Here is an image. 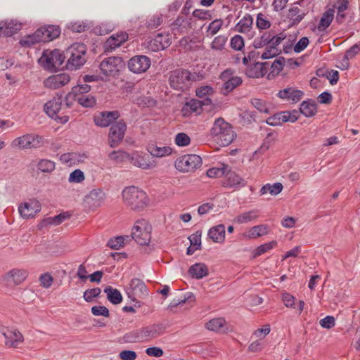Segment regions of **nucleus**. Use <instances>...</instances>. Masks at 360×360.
I'll return each instance as SVG.
<instances>
[{
	"mask_svg": "<svg viewBox=\"0 0 360 360\" xmlns=\"http://www.w3.org/2000/svg\"><path fill=\"white\" fill-rule=\"evenodd\" d=\"M60 29L56 25H47L37 30L32 34L25 36L20 39L22 46L30 47L37 43L51 41L59 37Z\"/></svg>",
	"mask_w": 360,
	"mask_h": 360,
	"instance_id": "f257e3e1",
	"label": "nucleus"
},
{
	"mask_svg": "<svg viewBox=\"0 0 360 360\" xmlns=\"http://www.w3.org/2000/svg\"><path fill=\"white\" fill-rule=\"evenodd\" d=\"M211 135L220 146H227L236 137L231 125L223 118L217 119L211 129Z\"/></svg>",
	"mask_w": 360,
	"mask_h": 360,
	"instance_id": "f03ea898",
	"label": "nucleus"
},
{
	"mask_svg": "<svg viewBox=\"0 0 360 360\" xmlns=\"http://www.w3.org/2000/svg\"><path fill=\"white\" fill-rule=\"evenodd\" d=\"M122 194L126 205L133 210H143L148 204L146 193L134 186L126 187Z\"/></svg>",
	"mask_w": 360,
	"mask_h": 360,
	"instance_id": "7ed1b4c3",
	"label": "nucleus"
},
{
	"mask_svg": "<svg viewBox=\"0 0 360 360\" xmlns=\"http://www.w3.org/2000/svg\"><path fill=\"white\" fill-rule=\"evenodd\" d=\"M86 47L82 43H75L68 47L65 51L68 57L65 67L70 70H75L82 67L86 63L85 55Z\"/></svg>",
	"mask_w": 360,
	"mask_h": 360,
	"instance_id": "20e7f679",
	"label": "nucleus"
},
{
	"mask_svg": "<svg viewBox=\"0 0 360 360\" xmlns=\"http://www.w3.org/2000/svg\"><path fill=\"white\" fill-rule=\"evenodd\" d=\"M195 79V73L193 74L187 70L178 69L171 72L169 82L174 89L184 91L191 87Z\"/></svg>",
	"mask_w": 360,
	"mask_h": 360,
	"instance_id": "39448f33",
	"label": "nucleus"
},
{
	"mask_svg": "<svg viewBox=\"0 0 360 360\" xmlns=\"http://www.w3.org/2000/svg\"><path fill=\"white\" fill-rule=\"evenodd\" d=\"M65 56L58 49L45 51L39 59L40 65L49 71H56L63 65Z\"/></svg>",
	"mask_w": 360,
	"mask_h": 360,
	"instance_id": "423d86ee",
	"label": "nucleus"
},
{
	"mask_svg": "<svg viewBox=\"0 0 360 360\" xmlns=\"http://www.w3.org/2000/svg\"><path fill=\"white\" fill-rule=\"evenodd\" d=\"M152 227L145 219L139 220L132 228L131 236L141 245H147L151 240Z\"/></svg>",
	"mask_w": 360,
	"mask_h": 360,
	"instance_id": "0eeeda50",
	"label": "nucleus"
},
{
	"mask_svg": "<svg viewBox=\"0 0 360 360\" xmlns=\"http://www.w3.org/2000/svg\"><path fill=\"white\" fill-rule=\"evenodd\" d=\"M202 164L200 156L186 154L178 158L174 162L175 168L181 172H191L199 168Z\"/></svg>",
	"mask_w": 360,
	"mask_h": 360,
	"instance_id": "6e6552de",
	"label": "nucleus"
},
{
	"mask_svg": "<svg viewBox=\"0 0 360 360\" xmlns=\"http://www.w3.org/2000/svg\"><path fill=\"white\" fill-rule=\"evenodd\" d=\"M43 143L41 136L36 134H27L15 139L11 143V146L20 149H32L40 148Z\"/></svg>",
	"mask_w": 360,
	"mask_h": 360,
	"instance_id": "1a4fd4ad",
	"label": "nucleus"
},
{
	"mask_svg": "<svg viewBox=\"0 0 360 360\" xmlns=\"http://www.w3.org/2000/svg\"><path fill=\"white\" fill-rule=\"evenodd\" d=\"M124 67L122 58L108 57L103 59L99 65L101 72L105 76L115 77Z\"/></svg>",
	"mask_w": 360,
	"mask_h": 360,
	"instance_id": "9d476101",
	"label": "nucleus"
},
{
	"mask_svg": "<svg viewBox=\"0 0 360 360\" xmlns=\"http://www.w3.org/2000/svg\"><path fill=\"white\" fill-rule=\"evenodd\" d=\"M127 130V124L123 120L112 124L110 128L108 143L110 147L116 148L122 141Z\"/></svg>",
	"mask_w": 360,
	"mask_h": 360,
	"instance_id": "9b49d317",
	"label": "nucleus"
},
{
	"mask_svg": "<svg viewBox=\"0 0 360 360\" xmlns=\"http://www.w3.org/2000/svg\"><path fill=\"white\" fill-rule=\"evenodd\" d=\"M63 102V98L61 96L55 97L44 105V111L50 117L54 120L63 119L62 122L65 123L68 122V117L67 116L63 117L59 116L60 112L64 110Z\"/></svg>",
	"mask_w": 360,
	"mask_h": 360,
	"instance_id": "f8f14e48",
	"label": "nucleus"
},
{
	"mask_svg": "<svg viewBox=\"0 0 360 360\" xmlns=\"http://www.w3.org/2000/svg\"><path fill=\"white\" fill-rule=\"evenodd\" d=\"M220 78L224 81V84L221 88L223 94L227 95L231 92L237 86L242 84V79L238 76H233V71L230 69H227L223 71L220 75Z\"/></svg>",
	"mask_w": 360,
	"mask_h": 360,
	"instance_id": "ddd939ff",
	"label": "nucleus"
},
{
	"mask_svg": "<svg viewBox=\"0 0 360 360\" xmlns=\"http://www.w3.org/2000/svg\"><path fill=\"white\" fill-rule=\"evenodd\" d=\"M128 297L135 301L136 297H145L148 295V288L145 283L137 278H132L129 283V287L127 290Z\"/></svg>",
	"mask_w": 360,
	"mask_h": 360,
	"instance_id": "4468645a",
	"label": "nucleus"
},
{
	"mask_svg": "<svg viewBox=\"0 0 360 360\" xmlns=\"http://www.w3.org/2000/svg\"><path fill=\"white\" fill-rule=\"evenodd\" d=\"M105 199V193L100 188L92 189L84 198V202L89 209H96L101 206Z\"/></svg>",
	"mask_w": 360,
	"mask_h": 360,
	"instance_id": "2eb2a0df",
	"label": "nucleus"
},
{
	"mask_svg": "<svg viewBox=\"0 0 360 360\" xmlns=\"http://www.w3.org/2000/svg\"><path fill=\"white\" fill-rule=\"evenodd\" d=\"M150 66V59L146 56H135L128 61L129 69L134 73L144 72Z\"/></svg>",
	"mask_w": 360,
	"mask_h": 360,
	"instance_id": "dca6fc26",
	"label": "nucleus"
},
{
	"mask_svg": "<svg viewBox=\"0 0 360 360\" xmlns=\"http://www.w3.org/2000/svg\"><path fill=\"white\" fill-rule=\"evenodd\" d=\"M70 81V77L67 73H60L49 77L44 81V84L46 88L57 89L68 84Z\"/></svg>",
	"mask_w": 360,
	"mask_h": 360,
	"instance_id": "f3484780",
	"label": "nucleus"
},
{
	"mask_svg": "<svg viewBox=\"0 0 360 360\" xmlns=\"http://www.w3.org/2000/svg\"><path fill=\"white\" fill-rule=\"evenodd\" d=\"M120 116L117 110L104 111L94 117V122L96 126L107 127L117 120Z\"/></svg>",
	"mask_w": 360,
	"mask_h": 360,
	"instance_id": "a211bd4d",
	"label": "nucleus"
},
{
	"mask_svg": "<svg viewBox=\"0 0 360 360\" xmlns=\"http://www.w3.org/2000/svg\"><path fill=\"white\" fill-rule=\"evenodd\" d=\"M303 95L304 92L302 91L296 89L293 87L285 88L277 93V96L278 98L292 103L299 102L302 99Z\"/></svg>",
	"mask_w": 360,
	"mask_h": 360,
	"instance_id": "6ab92c4d",
	"label": "nucleus"
},
{
	"mask_svg": "<svg viewBox=\"0 0 360 360\" xmlns=\"http://www.w3.org/2000/svg\"><path fill=\"white\" fill-rule=\"evenodd\" d=\"M226 179L223 182V186L230 188H238L246 185V181L235 172L226 170Z\"/></svg>",
	"mask_w": 360,
	"mask_h": 360,
	"instance_id": "aec40b11",
	"label": "nucleus"
},
{
	"mask_svg": "<svg viewBox=\"0 0 360 360\" xmlns=\"http://www.w3.org/2000/svg\"><path fill=\"white\" fill-rule=\"evenodd\" d=\"M128 39V34L126 32L114 34L110 36L105 42L104 48L107 51H112L120 46Z\"/></svg>",
	"mask_w": 360,
	"mask_h": 360,
	"instance_id": "412c9836",
	"label": "nucleus"
},
{
	"mask_svg": "<svg viewBox=\"0 0 360 360\" xmlns=\"http://www.w3.org/2000/svg\"><path fill=\"white\" fill-rule=\"evenodd\" d=\"M171 44V39L169 34L158 33L154 39L150 41V46L153 51L165 49Z\"/></svg>",
	"mask_w": 360,
	"mask_h": 360,
	"instance_id": "4be33fe9",
	"label": "nucleus"
},
{
	"mask_svg": "<svg viewBox=\"0 0 360 360\" xmlns=\"http://www.w3.org/2000/svg\"><path fill=\"white\" fill-rule=\"evenodd\" d=\"M41 210V205L38 201L25 202L19 206L18 210L23 218L33 217Z\"/></svg>",
	"mask_w": 360,
	"mask_h": 360,
	"instance_id": "5701e85b",
	"label": "nucleus"
},
{
	"mask_svg": "<svg viewBox=\"0 0 360 360\" xmlns=\"http://www.w3.org/2000/svg\"><path fill=\"white\" fill-rule=\"evenodd\" d=\"M3 335L6 339L5 344L8 347L16 348L23 342V336L18 330H7Z\"/></svg>",
	"mask_w": 360,
	"mask_h": 360,
	"instance_id": "b1692460",
	"label": "nucleus"
},
{
	"mask_svg": "<svg viewBox=\"0 0 360 360\" xmlns=\"http://www.w3.org/2000/svg\"><path fill=\"white\" fill-rule=\"evenodd\" d=\"M21 29V24L16 20L0 22V36L11 37Z\"/></svg>",
	"mask_w": 360,
	"mask_h": 360,
	"instance_id": "393cba45",
	"label": "nucleus"
},
{
	"mask_svg": "<svg viewBox=\"0 0 360 360\" xmlns=\"http://www.w3.org/2000/svg\"><path fill=\"white\" fill-rule=\"evenodd\" d=\"M266 63H255L246 68L245 75L250 78L262 77L266 72Z\"/></svg>",
	"mask_w": 360,
	"mask_h": 360,
	"instance_id": "a878e982",
	"label": "nucleus"
},
{
	"mask_svg": "<svg viewBox=\"0 0 360 360\" xmlns=\"http://www.w3.org/2000/svg\"><path fill=\"white\" fill-rule=\"evenodd\" d=\"M191 20L186 16L180 15L172 24V30L174 34H182L191 28Z\"/></svg>",
	"mask_w": 360,
	"mask_h": 360,
	"instance_id": "bb28decb",
	"label": "nucleus"
},
{
	"mask_svg": "<svg viewBox=\"0 0 360 360\" xmlns=\"http://www.w3.org/2000/svg\"><path fill=\"white\" fill-rule=\"evenodd\" d=\"M226 229L224 224H219L210 228L207 236L214 243H223L225 240Z\"/></svg>",
	"mask_w": 360,
	"mask_h": 360,
	"instance_id": "cd10ccee",
	"label": "nucleus"
},
{
	"mask_svg": "<svg viewBox=\"0 0 360 360\" xmlns=\"http://www.w3.org/2000/svg\"><path fill=\"white\" fill-rule=\"evenodd\" d=\"M205 328L212 331L226 333L229 330L228 323L224 318H215L205 324Z\"/></svg>",
	"mask_w": 360,
	"mask_h": 360,
	"instance_id": "c85d7f7f",
	"label": "nucleus"
},
{
	"mask_svg": "<svg viewBox=\"0 0 360 360\" xmlns=\"http://www.w3.org/2000/svg\"><path fill=\"white\" fill-rule=\"evenodd\" d=\"M33 165L37 169L38 172L42 173L50 174L56 169L55 162L46 158L33 161Z\"/></svg>",
	"mask_w": 360,
	"mask_h": 360,
	"instance_id": "c756f323",
	"label": "nucleus"
},
{
	"mask_svg": "<svg viewBox=\"0 0 360 360\" xmlns=\"http://www.w3.org/2000/svg\"><path fill=\"white\" fill-rule=\"evenodd\" d=\"M147 151L153 157L162 158L169 155L172 149L169 146H158L155 143H149L147 146Z\"/></svg>",
	"mask_w": 360,
	"mask_h": 360,
	"instance_id": "7c9ffc66",
	"label": "nucleus"
},
{
	"mask_svg": "<svg viewBox=\"0 0 360 360\" xmlns=\"http://www.w3.org/2000/svg\"><path fill=\"white\" fill-rule=\"evenodd\" d=\"M143 341L154 339L162 333V327L159 325H151L141 329Z\"/></svg>",
	"mask_w": 360,
	"mask_h": 360,
	"instance_id": "2f4dec72",
	"label": "nucleus"
},
{
	"mask_svg": "<svg viewBox=\"0 0 360 360\" xmlns=\"http://www.w3.org/2000/svg\"><path fill=\"white\" fill-rule=\"evenodd\" d=\"M253 25V18L251 15L247 13L243 18L236 25L235 30L240 33H248L252 28Z\"/></svg>",
	"mask_w": 360,
	"mask_h": 360,
	"instance_id": "473e14b6",
	"label": "nucleus"
},
{
	"mask_svg": "<svg viewBox=\"0 0 360 360\" xmlns=\"http://www.w3.org/2000/svg\"><path fill=\"white\" fill-rule=\"evenodd\" d=\"M188 272L191 277L201 279L207 276L208 269L205 264L195 263L189 268Z\"/></svg>",
	"mask_w": 360,
	"mask_h": 360,
	"instance_id": "72a5a7b5",
	"label": "nucleus"
},
{
	"mask_svg": "<svg viewBox=\"0 0 360 360\" xmlns=\"http://www.w3.org/2000/svg\"><path fill=\"white\" fill-rule=\"evenodd\" d=\"M300 111L307 117H313L317 111L316 103L312 101H304L300 105Z\"/></svg>",
	"mask_w": 360,
	"mask_h": 360,
	"instance_id": "f704fd0d",
	"label": "nucleus"
},
{
	"mask_svg": "<svg viewBox=\"0 0 360 360\" xmlns=\"http://www.w3.org/2000/svg\"><path fill=\"white\" fill-rule=\"evenodd\" d=\"M104 292L107 295V299L113 304H118L122 301L121 292L116 288L108 286L104 289Z\"/></svg>",
	"mask_w": 360,
	"mask_h": 360,
	"instance_id": "c9c22d12",
	"label": "nucleus"
},
{
	"mask_svg": "<svg viewBox=\"0 0 360 360\" xmlns=\"http://www.w3.org/2000/svg\"><path fill=\"white\" fill-rule=\"evenodd\" d=\"M349 1L348 0H339L336 5L337 9V15L335 20L336 21L341 24L345 21L346 18L345 11L347 10L349 6Z\"/></svg>",
	"mask_w": 360,
	"mask_h": 360,
	"instance_id": "e433bc0d",
	"label": "nucleus"
},
{
	"mask_svg": "<svg viewBox=\"0 0 360 360\" xmlns=\"http://www.w3.org/2000/svg\"><path fill=\"white\" fill-rule=\"evenodd\" d=\"M334 13L335 11L333 8H329L323 13L318 25V29L319 31H324L327 27H329L333 19Z\"/></svg>",
	"mask_w": 360,
	"mask_h": 360,
	"instance_id": "4c0bfd02",
	"label": "nucleus"
},
{
	"mask_svg": "<svg viewBox=\"0 0 360 360\" xmlns=\"http://www.w3.org/2000/svg\"><path fill=\"white\" fill-rule=\"evenodd\" d=\"M305 15L304 12L297 6H292L289 9L288 18L291 20L292 25L300 23Z\"/></svg>",
	"mask_w": 360,
	"mask_h": 360,
	"instance_id": "58836bf2",
	"label": "nucleus"
},
{
	"mask_svg": "<svg viewBox=\"0 0 360 360\" xmlns=\"http://www.w3.org/2000/svg\"><path fill=\"white\" fill-rule=\"evenodd\" d=\"M283 188L282 184L279 182L273 184H266L260 189V193L261 195H264L269 193L272 195H276L282 191Z\"/></svg>",
	"mask_w": 360,
	"mask_h": 360,
	"instance_id": "ea45409f",
	"label": "nucleus"
},
{
	"mask_svg": "<svg viewBox=\"0 0 360 360\" xmlns=\"http://www.w3.org/2000/svg\"><path fill=\"white\" fill-rule=\"evenodd\" d=\"M258 217V211L256 210H250L242 213L237 216L234 221L238 224H246L256 219Z\"/></svg>",
	"mask_w": 360,
	"mask_h": 360,
	"instance_id": "a19ab883",
	"label": "nucleus"
},
{
	"mask_svg": "<svg viewBox=\"0 0 360 360\" xmlns=\"http://www.w3.org/2000/svg\"><path fill=\"white\" fill-rule=\"evenodd\" d=\"M268 233V226L266 225H257L252 227L247 235L249 238H256Z\"/></svg>",
	"mask_w": 360,
	"mask_h": 360,
	"instance_id": "79ce46f5",
	"label": "nucleus"
},
{
	"mask_svg": "<svg viewBox=\"0 0 360 360\" xmlns=\"http://www.w3.org/2000/svg\"><path fill=\"white\" fill-rule=\"evenodd\" d=\"M360 51V44H355L350 49H349L344 56L342 65L343 69H347L349 67L348 60L353 58Z\"/></svg>",
	"mask_w": 360,
	"mask_h": 360,
	"instance_id": "37998d69",
	"label": "nucleus"
},
{
	"mask_svg": "<svg viewBox=\"0 0 360 360\" xmlns=\"http://www.w3.org/2000/svg\"><path fill=\"white\" fill-rule=\"evenodd\" d=\"M131 160L134 166L143 169H148L151 167V165L148 162L145 156L136 153L133 155Z\"/></svg>",
	"mask_w": 360,
	"mask_h": 360,
	"instance_id": "c03bdc74",
	"label": "nucleus"
},
{
	"mask_svg": "<svg viewBox=\"0 0 360 360\" xmlns=\"http://www.w3.org/2000/svg\"><path fill=\"white\" fill-rule=\"evenodd\" d=\"M8 275L15 285H18L25 281L27 276V273L25 270L13 269Z\"/></svg>",
	"mask_w": 360,
	"mask_h": 360,
	"instance_id": "a18cd8bd",
	"label": "nucleus"
},
{
	"mask_svg": "<svg viewBox=\"0 0 360 360\" xmlns=\"http://www.w3.org/2000/svg\"><path fill=\"white\" fill-rule=\"evenodd\" d=\"M123 339L125 342L128 343L143 342L141 330H136L127 333L124 335Z\"/></svg>",
	"mask_w": 360,
	"mask_h": 360,
	"instance_id": "49530a36",
	"label": "nucleus"
},
{
	"mask_svg": "<svg viewBox=\"0 0 360 360\" xmlns=\"http://www.w3.org/2000/svg\"><path fill=\"white\" fill-rule=\"evenodd\" d=\"M108 157L112 161L116 163H122L126 160L130 158L129 153L120 150L111 152L108 155Z\"/></svg>",
	"mask_w": 360,
	"mask_h": 360,
	"instance_id": "de8ad7c7",
	"label": "nucleus"
},
{
	"mask_svg": "<svg viewBox=\"0 0 360 360\" xmlns=\"http://www.w3.org/2000/svg\"><path fill=\"white\" fill-rule=\"evenodd\" d=\"M271 32H264L260 38L255 39L253 42V46L255 49H259L265 46H269L271 42Z\"/></svg>",
	"mask_w": 360,
	"mask_h": 360,
	"instance_id": "09e8293b",
	"label": "nucleus"
},
{
	"mask_svg": "<svg viewBox=\"0 0 360 360\" xmlns=\"http://www.w3.org/2000/svg\"><path fill=\"white\" fill-rule=\"evenodd\" d=\"M251 104L260 112L269 114L270 112V105L259 98H252Z\"/></svg>",
	"mask_w": 360,
	"mask_h": 360,
	"instance_id": "8fccbe9b",
	"label": "nucleus"
},
{
	"mask_svg": "<svg viewBox=\"0 0 360 360\" xmlns=\"http://www.w3.org/2000/svg\"><path fill=\"white\" fill-rule=\"evenodd\" d=\"M194 300H195V296H194L193 293H192L191 292H187L186 293L184 294L183 298L174 299L171 302V303L169 304V307L174 308L179 305H183L184 304L186 303L187 302H194Z\"/></svg>",
	"mask_w": 360,
	"mask_h": 360,
	"instance_id": "3c124183",
	"label": "nucleus"
},
{
	"mask_svg": "<svg viewBox=\"0 0 360 360\" xmlns=\"http://www.w3.org/2000/svg\"><path fill=\"white\" fill-rule=\"evenodd\" d=\"M77 102L85 108H91L96 104V98L91 94L81 95L77 98Z\"/></svg>",
	"mask_w": 360,
	"mask_h": 360,
	"instance_id": "603ef678",
	"label": "nucleus"
},
{
	"mask_svg": "<svg viewBox=\"0 0 360 360\" xmlns=\"http://www.w3.org/2000/svg\"><path fill=\"white\" fill-rule=\"evenodd\" d=\"M65 218H66V217L65 216V214H60L53 217H49L47 219H44L39 224V226L41 229V228L46 226L47 225H49V224L58 225L60 223H62Z\"/></svg>",
	"mask_w": 360,
	"mask_h": 360,
	"instance_id": "864d4df0",
	"label": "nucleus"
},
{
	"mask_svg": "<svg viewBox=\"0 0 360 360\" xmlns=\"http://www.w3.org/2000/svg\"><path fill=\"white\" fill-rule=\"evenodd\" d=\"M228 165H222L221 167H212L207 171V176L210 178H217L224 175L226 172Z\"/></svg>",
	"mask_w": 360,
	"mask_h": 360,
	"instance_id": "5fc2aeb1",
	"label": "nucleus"
},
{
	"mask_svg": "<svg viewBox=\"0 0 360 360\" xmlns=\"http://www.w3.org/2000/svg\"><path fill=\"white\" fill-rule=\"evenodd\" d=\"M223 21L221 19H216L212 21L207 28V36H213L216 34L221 28Z\"/></svg>",
	"mask_w": 360,
	"mask_h": 360,
	"instance_id": "6e6d98bb",
	"label": "nucleus"
},
{
	"mask_svg": "<svg viewBox=\"0 0 360 360\" xmlns=\"http://www.w3.org/2000/svg\"><path fill=\"white\" fill-rule=\"evenodd\" d=\"M279 114L282 124L287 122L293 123L298 119V112L297 111H292L291 112L289 111H283L280 112Z\"/></svg>",
	"mask_w": 360,
	"mask_h": 360,
	"instance_id": "4d7b16f0",
	"label": "nucleus"
},
{
	"mask_svg": "<svg viewBox=\"0 0 360 360\" xmlns=\"http://www.w3.org/2000/svg\"><path fill=\"white\" fill-rule=\"evenodd\" d=\"M200 103L199 100L191 99L186 102L185 106L183 108L182 111H190L191 112H198L199 110L201 109Z\"/></svg>",
	"mask_w": 360,
	"mask_h": 360,
	"instance_id": "13d9d810",
	"label": "nucleus"
},
{
	"mask_svg": "<svg viewBox=\"0 0 360 360\" xmlns=\"http://www.w3.org/2000/svg\"><path fill=\"white\" fill-rule=\"evenodd\" d=\"M134 102L142 107H151L154 106L156 103L155 100L152 97L146 96L138 97Z\"/></svg>",
	"mask_w": 360,
	"mask_h": 360,
	"instance_id": "bf43d9fd",
	"label": "nucleus"
},
{
	"mask_svg": "<svg viewBox=\"0 0 360 360\" xmlns=\"http://www.w3.org/2000/svg\"><path fill=\"white\" fill-rule=\"evenodd\" d=\"M125 238L123 236H117L110 238L107 243V245L113 250H119L124 245Z\"/></svg>",
	"mask_w": 360,
	"mask_h": 360,
	"instance_id": "052dcab7",
	"label": "nucleus"
},
{
	"mask_svg": "<svg viewBox=\"0 0 360 360\" xmlns=\"http://www.w3.org/2000/svg\"><path fill=\"white\" fill-rule=\"evenodd\" d=\"M84 180V174L82 171L77 169L71 172L68 181L70 183H81Z\"/></svg>",
	"mask_w": 360,
	"mask_h": 360,
	"instance_id": "680f3d73",
	"label": "nucleus"
},
{
	"mask_svg": "<svg viewBox=\"0 0 360 360\" xmlns=\"http://www.w3.org/2000/svg\"><path fill=\"white\" fill-rule=\"evenodd\" d=\"M101 292V290L99 288H94L88 289L84 291L83 297L85 301L90 302L94 297H98Z\"/></svg>",
	"mask_w": 360,
	"mask_h": 360,
	"instance_id": "e2e57ef3",
	"label": "nucleus"
},
{
	"mask_svg": "<svg viewBox=\"0 0 360 360\" xmlns=\"http://www.w3.org/2000/svg\"><path fill=\"white\" fill-rule=\"evenodd\" d=\"M196 96L200 98L208 97L214 94V89L210 86H202L196 89Z\"/></svg>",
	"mask_w": 360,
	"mask_h": 360,
	"instance_id": "0e129e2a",
	"label": "nucleus"
},
{
	"mask_svg": "<svg viewBox=\"0 0 360 360\" xmlns=\"http://www.w3.org/2000/svg\"><path fill=\"white\" fill-rule=\"evenodd\" d=\"M281 53L278 48L274 46H268L265 51L262 54V59H269L278 56Z\"/></svg>",
	"mask_w": 360,
	"mask_h": 360,
	"instance_id": "69168bd1",
	"label": "nucleus"
},
{
	"mask_svg": "<svg viewBox=\"0 0 360 360\" xmlns=\"http://www.w3.org/2000/svg\"><path fill=\"white\" fill-rule=\"evenodd\" d=\"M231 46L236 51H240L244 47V40L240 35H235L231 39Z\"/></svg>",
	"mask_w": 360,
	"mask_h": 360,
	"instance_id": "338daca9",
	"label": "nucleus"
},
{
	"mask_svg": "<svg viewBox=\"0 0 360 360\" xmlns=\"http://www.w3.org/2000/svg\"><path fill=\"white\" fill-rule=\"evenodd\" d=\"M191 142L190 137L185 133H179L175 137V143L179 146H186Z\"/></svg>",
	"mask_w": 360,
	"mask_h": 360,
	"instance_id": "774afa93",
	"label": "nucleus"
}]
</instances>
